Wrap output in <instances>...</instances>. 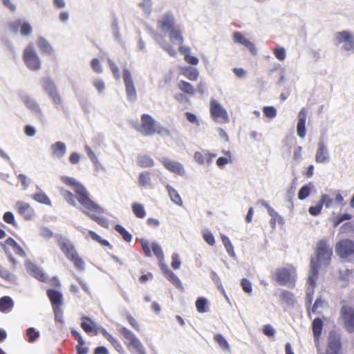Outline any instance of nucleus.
<instances>
[{"label": "nucleus", "mask_w": 354, "mask_h": 354, "mask_svg": "<svg viewBox=\"0 0 354 354\" xmlns=\"http://www.w3.org/2000/svg\"><path fill=\"white\" fill-rule=\"evenodd\" d=\"M341 350L340 337L338 333L331 331L328 338L327 354H339Z\"/></svg>", "instance_id": "dca6fc26"}, {"label": "nucleus", "mask_w": 354, "mask_h": 354, "mask_svg": "<svg viewBox=\"0 0 354 354\" xmlns=\"http://www.w3.org/2000/svg\"><path fill=\"white\" fill-rule=\"evenodd\" d=\"M177 24L175 22V17L171 12L162 14L157 20L156 27L162 32L167 33Z\"/></svg>", "instance_id": "9d476101"}, {"label": "nucleus", "mask_w": 354, "mask_h": 354, "mask_svg": "<svg viewBox=\"0 0 354 354\" xmlns=\"http://www.w3.org/2000/svg\"><path fill=\"white\" fill-rule=\"evenodd\" d=\"M330 155L327 146L323 141L317 144V149L315 154V161L317 163H326L329 162Z\"/></svg>", "instance_id": "a211bd4d"}, {"label": "nucleus", "mask_w": 354, "mask_h": 354, "mask_svg": "<svg viewBox=\"0 0 354 354\" xmlns=\"http://www.w3.org/2000/svg\"><path fill=\"white\" fill-rule=\"evenodd\" d=\"M108 64L111 68V72L113 74V76L117 79L119 80L120 78V75L119 72V68L115 64V62L111 60V59H108Z\"/></svg>", "instance_id": "680f3d73"}, {"label": "nucleus", "mask_w": 354, "mask_h": 354, "mask_svg": "<svg viewBox=\"0 0 354 354\" xmlns=\"http://www.w3.org/2000/svg\"><path fill=\"white\" fill-rule=\"evenodd\" d=\"M323 322L320 318H316L313 322V331L315 337H319L322 333Z\"/></svg>", "instance_id": "a19ab883"}, {"label": "nucleus", "mask_w": 354, "mask_h": 354, "mask_svg": "<svg viewBox=\"0 0 354 354\" xmlns=\"http://www.w3.org/2000/svg\"><path fill=\"white\" fill-rule=\"evenodd\" d=\"M170 41L174 44L181 45L184 43L183 28L178 24L168 32Z\"/></svg>", "instance_id": "6ab92c4d"}, {"label": "nucleus", "mask_w": 354, "mask_h": 354, "mask_svg": "<svg viewBox=\"0 0 354 354\" xmlns=\"http://www.w3.org/2000/svg\"><path fill=\"white\" fill-rule=\"evenodd\" d=\"M81 326L86 333H91L95 330V334L97 335L98 332L100 333L102 328H96L95 323L89 317L84 316L82 317Z\"/></svg>", "instance_id": "cd10ccee"}, {"label": "nucleus", "mask_w": 354, "mask_h": 354, "mask_svg": "<svg viewBox=\"0 0 354 354\" xmlns=\"http://www.w3.org/2000/svg\"><path fill=\"white\" fill-rule=\"evenodd\" d=\"M139 7L142 9L146 15H149L151 12V0H142V1L139 3Z\"/></svg>", "instance_id": "603ef678"}, {"label": "nucleus", "mask_w": 354, "mask_h": 354, "mask_svg": "<svg viewBox=\"0 0 354 354\" xmlns=\"http://www.w3.org/2000/svg\"><path fill=\"white\" fill-rule=\"evenodd\" d=\"M26 268L28 272L38 280L44 282L47 281V276L43 272L42 269L37 265L28 262L26 263Z\"/></svg>", "instance_id": "412c9836"}, {"label": "nucleus", "mask_w": 354, "mask_h": 354, "mask_svg": "<svg viewBox=\"0 0 354 354\" xmlns=\"http://www.w3.org/2000/svg\"><path fill=\"white\" fill-rule=\"evenodd\" d=\"M341 317L346 329L351 333L354 332V308L343 306L341 309Z\"/></svg>", "instance_id": "4468645a"}, {"label": "nucleus", "mask_w": 354, "mask_h": 354, "mask_svg": "<svg viewBox=\"0 0 354 354\" xmlns=\"http://www.w3.org/2000/svg\"><path fill=\"white\" fill-rule=\"evenodd\" d=\"M151 247L158 260L159 261H162L164 259V254L160 245L157 243L153 242L151 244Z\"/></svg>", "instance_id": "a18cd8bd"}, {"label": "nucleus", "mask_w": 354, "mask_h": 354, "mask_svg": "<svg viewBox=\"0 0 354 354\" xmlns=\"http://www.w3.org/2000/svg\"><path fill=\"white\" fill-rule=\"evenodd\" d=\"M137 164L141 167H151L153 166L154 161L149 156L141 155L138 157Z\"/></svg>", "instance_id": "e433bc0d"}, {"label": "nucleus", "mask_w": 354, "mask_h": 354, "mask_svg": "<svg viewBox=\"0 0 354 354\" xmlns=\"http://www.w3.org/2000/svg\"><path fill=\"white\" fill-rule=\"evenodd\" d=\"M93 85L99 94H101L106 88L104 82L100 78L94 79L93 81Z\"/></svg>", "instance_id": "864d4df0"}, {"label": "nucleus", "mask_w": 354, "mask_h": 354, "mask_svg": "<svg viewBox=\"0 0 354 354\" xmlns=\"http://www.w3.org/2000/svg\"><path fill=\"white\" fill-rule=\"evenodd\" d=\"M156 133L161 137H169L171 136V133L168 129L163 127L158 124H156Z\"/></svg>", "instance_id": "e2e57ef3"}, {"label": "nucleus", "mask_w": 354, "mask_h": 354, "mask_svg": "<svg viewBox=\"0 0 354 354\" xmlns=\"http://www.w3.org/2000/svg\"><path fill=\"white\" fill-rule=\"evenodd\" d=\"M16 206L18 209L19 213L24 216L26 219H31L33 216V210L30 207V205L22 202L18 201L16 203Z\"/></svg>", "instance_id": "bb28decb"}, {"label": "nucleus", "mask_w": 354, "mask_h": 354, "mask_svg": "<svg viewBox=\"0 0 354 354\" xmlns=\"http://www.w3.org/2000/svg\"><path fill=\"white\" fill-rule=\"evenodd\" d=\"M183 71V74L192 81H196L199 75L198 71L194 67L187 66Z\"/></svg>", "instance_id": "c9c22d12"}, {"label": "nucleus", "mask_w": 354, "mask_h": 354, "mask_svg": "<svg viewBox=\"0 0 354 354\" xmlns=\"http://www.w3.org/2000/svg\"><path fill=\"white\" fill-rule=\"evenodd\" d=\"M102 335L112 344L114 348H116L120 342L115 339L110 333H109L105 329L102 328L100 331Z\"/></svg>", "instance_id": "5fc2aeb1"}, {"label": "nucleus", "mask_w": 354, "mask_h": 354, "mask_svg": "<svg viewBox=\"0 0 354 354\" xmlns=\"http://www.w3.org/2000/svg\"><path fill=\"white\" fill-rule=\"evenodd\" d=\"M322 206L325 205L327 208L333 205V201L328 194H322L319 201Z\"/></svg>", "instance_id": "052dcab7"}, {"label": "nucleus", "mask_w": 354, "mask_h": 354, "mask_svg": "<svg viewBox=\"0 0 354 354\" xmlns=\"http://www.w3.org/2000/svg\"><path fill=\"white\" fill-rule=\"evenodd\" d=\"M336 250L341 258H346L354 254V242L349 239L342 240L337 244Z\"/></svg>", "instance_id": "2eb2a0df"}, {"label": "nucleus", "mask_w": 354, "mask_h": 354, "mask_svg": "<svg viewBox=\"0 0 354 354\" xmlns=\"http://www.w3.org/2000/svg\"><path fill=\"white\" fill-rule=\"evenodd\" d=\"M178 88L183 93L189 95H194L195 90L194 86L189 82L180 80L178 83Z\"/></svg>", "instance_id": "f704fd0d"}, {"label": "nucleus", "mask_w": 354, "mask_h": 354, "mask_svg": "<svg viewBox=\"0 0 354 354\" xmlns=\"http://www.w3.org/2000/svg\"><path fill=\"white\" fill-rule=\"evenodd\" d=\"M141 123L137 124L134 128L144 136H151L156 133V121L149 115L143 114L141 116Z\"/></svg>", "instance_id": "0eeeda50"}, {"label": "nucleus", "mask_w": 354, "mask_h": 354, "mask_svg": "<svg viewBox=\"0 0 354 354\" xmlns=\"http://www.w3.org/2000/svg\"><path fill=\"white\" fill-rule=\"evenodd\" d=\"M60 193L64 198V199L71 205L73 206H76V202L74 198L73 194L63 188L60 189Z\"/></svg>", "instance_id": "09e8293b"}, {"label": "nucleus", "mask_w": 354, "mask_h": 354, "mask_svg": "<svg viewBox=\"0 0 354 354\" xmlns=\"http://www.w3.org/2000/svg\"><path fill=\"white\" fill-rule=\"evenodd\" d=\"M0 277L9 281H14L15 280V275L4 269L3 267L0 270Z\"/></svg>", "instance_id": "69168bd1"}, {"label": "nucleus", "mask_w": 354, "mask_h": 354, "mask_svg": "<svg viewBox=\"0 0 354 354\" xmlns=\"http://www.w3.org/2000/svg\"><path fill=\"white\" fill-rule=\"evenodd\" d=\"M333 255V248L328 244L326 240L319 241L316 247V257L311 259L310 271L308 276L309 284L314 285L319 268L329 265Z\"/></svg>", "instance_id": "f257e3e1"}, {"label": "nucleus", "mask_w": 354, "mask_h": 354, "mask_svg": "<svg viewBox=\"0 0 354 354\" xmlns=\"http://www.w3.org/2000/svg\"><path fill=\"white\" fill-rule=\"evenodd\" d=\"M233 39L235 42L247 47L252 55H256L257 53V49L255 47L254 44H252L245 37L242 35L241 33L239 32H235L233 34Z\"/></svg>", "instance_id": "aec40b11"}, {"label": "nucleus", "mask_w": 354, "mask_h": 354, "mask_svg": "<svg viewBox=\"0 0 354 354\" xmlns=\"http://www.w3.org/2000/svg\"><path fill=\"white\" fill-rule=\"evenodd\" d=\"M32 198L38 203L48 205H51L50 200L44 192L37 193L32 195Z\"/></svg>", "instance_id": "37998d69"}, {"label": "nucleus", "mask_w": 354, "mask_h": 354, "mask_svg": "<svg viewBox=\"0 0 354 354\" xmlns=\"http://www.w3.org/2000/svg\"><path fill=\"white\" fill-rule=\"evenodd\" d=\"M161 162L164 167L169 171L180 176L185 175V169L180 162L168 158H162Z\"/></svg>", "instance_id": "f3484780"}, {"label": "nucleus", "mask_w": 354, "mask_h": 354, "mask_svg": "<svg viewBox=\"0 0 354 354\" xmlns=\"http://www.w3.org/2000/svg\"><path fill=\"white\" fill-rule=\"evenodd\" d=\"M280 298L281 301L286 304L287 306H294L296 303L295 295L291 292L288 290H282L280 294Z\"/></svg>", "instance_id": "473e14b6"}, {"label": "nucleus", "mask_w": 354, "mask_h": 354, "mask_svg": "<svg viewBox=\"0 0 354 354\" xmlns=\"http://www.w3.org/2000/svg\"><path fill=\"white\" fill-rule=\"evenodd\" d=\"M14 302L11 297L4 296L0 299V311L8 313L13 308Z\"/></svg>", "instance_id": "2f4dec72"}, {"label": "nucleus", "mask_w": 354, "mask_h": 354, "mask_svg": "<svg viewBox=\"0 0 354 354\" xmlns=\"http://www.w3.org/2000/svg\"><path fill=\"white\" fill-rule=\"evenodd\" d=\"M196 308L200 313H206L208 310L207 300L204 297H199L196 301Z\"/></svg>", "instance_id": "79ce46f5"}, {"label": "nucleus", "mask_w": 354, "mask_h": 354, "mask_svg": "<svg viewBox=\"0 0 354 354\" xmlns=\"http://www.w3.org/2000/svg\"><path fill=\"white\" fill-rule=\"evenodd\" d=\"M41 85L43 90L48 95V96L58 90L55 82L50 78H44L41 80Z\"/></svg>", "instance_id": "c85d7f7f"}, {"label": "nucleus", "mask_w": 354, "mask_h": 354, "mask_svg": "<svg viewBox=\"0 0 354 354\" xmlns=\"http://www.w3.org/2000/svg\"><path fill=\"white\" fill-rule=\"evenodd\" d=\"M20 99L26 108L29 110L36 118L39 120L44 118V112L35 99L27 94L21 95Z\"/></svg>", "instance_id": "1a4fd4ad"}, {"label": "nucleus", "mask_w": 354, "mask_h": 354, "mask_svg": "<svg viewBox=\"0 0 354 354\" xmlns=\"http://www.w3.org/2000/svg\"><path fill=\"white\" fill-rule=\"evenodd\" d=\"M202 235L204 241L209 245L212 246L215 244L214 236L208 229L202 230Z\"/></svg>", "instance_id": "49530a36"}, {"label": "nucleus", "mask_w": 354, "mask_h": 354, "mask_svg": "<svg viewBox=\"0 0 354 354\" xmlns=\"http://www.w3.org/2000/svg\"><path fill=\"white\" fill-rule=\"evenodd\" d=\"M296 270L292 267L290 268H280L276 270L274 272V279L280 285H288L293 287L295 283Z\"/></svg>", "instance_id": "423d86ee"}, {"label": "nucleus", "mask_w": 354, "mask_h": 354, "mask_svg": "<svg viewBox=\"0 0 354 354\" xmlns=\"http://www.w3.org/2000/svg\"><path fill=\"white\" fill-rule=\"evenodd\" d=\"M91 66L93 71L96 73H102V67L97 58H94L91 61Z\"/></svg>", "instance_id": "338daca9"}, {"label": "nucleus", "mask_w": 354, "mask_h": 354, "mask_svg": "<svg viewBox=\"0 0 354 354\" xmlns=\"http://www.w3.org/2000/svg\"><path fill=\"white\" fill-rule=\"evenodd\" d=\"M37 46L43 54L53 55L55 50L52 44L44 37L39 36L37 39Z\"/></svg>", "instance_id": "4be33fe9"}, {"label": "nucleus", "mask_w": 354, "mask_h": 354, "mask_svg": "<svg viewBox=\"0 0 354 354\" xmlns=\"http://www.w3.org/2000/svg\"><path fill=\"white\" fill-rule=\"evenodd\" d=\"M48 296L54 306H60L62 304V294L54 290H48L47 291Z\"/></svg>", "instance_id": "7c9ffc66"}, {"label": "nucleus", "mask_w": 354, "mask_h": 354, "mask_svg": "<svg viewBox=\"0 0 354 354\" xmlns=\"http://www.w3.org/2000/svg\"><path fill=\"white\" fill-rule=\"evenodd\" d=\"M3 248L5 252L8 254V248H10L13 250V252L20 257H24L25 252L23 249L20 247V245L12 238H8L5 244L3 245Z\"/></svg>", "instance_id": "a878e982"}, {"label": "nucleus", "mask_w": 354, "mask_h": 354, "mask_svg": "<svg viewBox=\"0 0 354 354\" xmlns=\"http://www.w3.org/2000/svg\"><path fill=\"white\" fill-rule=\"evenodd\" d=\"M132 211L135 216L139 218H143L146 216L144 205L140 203H133L132 204Z\"/></svg>", "instance_id": "ea45409f"}, {"label": "nucleus", "mask_w": 354, "mask_h": 354, "mask_svg": "<svg viewBox=\"0 0 354 354\" xmlns=\"http://www.w3.org/2000/svg\"><path fill=\"white\" fill-rule=\"evenodd\" d=\"M165 188H166V190L168 193V195H169L171 201L174 203H175L179 206H182L183 201H182L178 192L173 187H171L169 185H167L165 186Z\"/></svg>", "instance_id": "c756f323"}, {"label": "nucleus", "mask_w": 354, "mask_h": 354, "mask_svg": "<svg viewBox=\"0 0 354 354\" xmlns=\"http://www.w3.org/2000/svg\"><path fill=\"white\" fill-rule=\"evenodd\" d=\"M210 111L212 116L218 121L227 122L229 117L225 109L216 100H212L210 102Z\"/></svg>", "instance_id": "ddd939ff"}, {"label": "nucleus", "mask_w": 354, "mask_h": 354, "mask_svg": "<svg viewBox=\"0 0 354 354\" xmlns=\"http://www.w3.org/2000/svg\"><path fill=\"white\" fill-rule=\"evenodd\" d=\"M335 44L343 51L354 53V33L349 30L336 32L334 34Z\"/></svg>", "instance_id": "39448f33"}, {"label": "nucleus", "mask_w": 354, "mask_h": 354, "mask_svg": "<svg viewBox=\"0 0 354 354\" xmlns=\"http://www.w3.org/2000/svg\"><path fill=\"white\" fill-rule=\"evenodd\" d=\"M274 55L279 61H283L286 57V50L283 47H278L274 50Z\"/></svg>", "instance_id": "bf43d9fd"}, {"label": "nucleus", "mask_w": 354, "mask_h": 354, "mask_svg": "<svg viewBox=\"0 0 354 354\" xmlns=\"http://www.w3.org/2000/svg\"><path fill=\"white\" fill-rule=\"evenodd\" d=\"M123 79L127 97L129 100L133 102L137 97L136 90L134 86L131 73L128 69H124Z\"/></svg>", "instance_id": "f8f14e48"}, {"label": "nucleus", "mask_w": 354, "mask_h": 354, "mask_svg": "<svg viewBox=\"0 0 354 354\" xmlns=\"http://www.w3.org/2000/svg\"><path fill=\"white\" fill-rule=\"evenodd\" d=\"M27 336L28 337V342L32 343L39 336V332L36 331L32 327L28 328L26 330Z\"/></svg>", "instance_id": "6e6d98bb"}, {"label": "nucleus", "mask_w": 354, "mask_h": 354, "mask_svg": "<svg viewBox=\"0 0 354 354\" xmlns=\"http://www.w3.org/2000/svg\"><path fill=\"white\" fill-rule=\"evenodd\" d=\"M311 187L309 185L303 186L298 193V198L301 201H303L308 198L310 194Z\"/></svg>", "instance_id": "3c124183"}, {"label": "nucleus", "mask_w": 354, "mask_h": 354, "mask_svg": "<svg viewBox=\"0 0 354 354\" xmlns=\"http://www.w3.org/2000/svg\"><path fill=\"white\" fill-rule=\"evenodd\" d=\"M48 97L52 100L55 105H59L62 102V100L58 90L50 95Z\"/></svg>", "instance_id": "774afa93"}, {"label": "nucleus", "mask_w": 354, "mask_h": 354, "mask_svg": "<svg viewBox=\"0 0 354 354\" xmlns=\"http://www.w3.org/2000/svg\"><path fill=\"white\" fill-rule=\"evenodd\" d=\"M60 179L66 185L73 187L77 194V199L83 207L93 210H99L98 205L90 199L88 192L81 183L75 178L66 176H62Z\"/></svg>", "instance_id": "f03ea898"}, {"label": "nucleus", "mask_w": 354, "mask_h": 354, "mask_svg": "<svg viewBox=\"0 0 354 354\" xmlns=\"http://www.w3.org/2000/svg\"><path fill=\"white\" fill-rule=\"evenodd\" d=\"M315 286V281L314 282V285L309 284L308 281L307 282V288H306V304H310L313 301V288Z\"/></svg>", "instance_id": "4d7b16f0"}, {"label": "nucleus", "mask_w": 354, "mask_h": 354, "mask_svg": "<svg viewBox=\"0 0 354 354\" xmlns=\"http://www.w3.org/2000/svg\"><path fill=\"white\" fill-rule=\"evenodd\" d=\"M83 208L84 209H82V211L84 214H87L91 218H92L93 221H96L100 225H102L103 227H107L106 220L103 217L97 216L95 215V213L103 212V209L102 207H100L98 205L99 210H94V209L93 210V209H85L84 207H83Z\"/></svg>", "instance_id": "393cba45"}, {"label": "nucleus", "mask_w": 354, "mask_h": 354, "mask_svg": "<svg viewBox=\"0 0 354 354\" xmlns=\"http://www.w3.org/2000/svg\"><path fill=\"white\" fill-rule=\"evenodd\" d=\"M221 239L222 243L228 253V254L232 257H235V252L234 251V247L230 240V239L225 236V234H221Z\"/></svg>", "instance_id": "58836bf2"}, {"label": "nucleus", "mask_w": 354, "mask_h": 354, "mask_svg": "<svg viewBox=\"0 0 354 354\" xmlns=\"http://www.w3.org/2000/svg\"><path fill=\"white\" fill-rule=\"evenodd\" d=\"M52 157L62 159L66 153V145L60 141H57L50 146Z\"/></svg>", "instance_id": "b1692460"}, {"label": "nucleus", "mask_w": 354, "mask_h": 354, "mask_svg": "<svg viewBox=\"0 0 354 354\" xmlns=\"http://www.w3.org/2000/svg\"><path fill=\"white\" fill-rule=\"evenodd\" d=\"M264 115L270 119H272L277 115V109L274 106H264L263 108Z\"/></svg>", "instance_id": "13d9d810"}, {"label": "nucleus", "mask_w": 354, "mask_h": 354, "mask_svg": "<svg viewBox=\"0 0 354 354\" xmlns=\"http://www.w3.org/2000/svg\"><path fill=\"white\" fill-rule=\"evenodd\" d=\"M9 28L14 33H17L20 29L21 35L25 37H29L32 33V28L30 24L22 19H17L10 22Z\"/></svg>", "instance_id": "9b49d317"}, {"label": "nucleus", "mask_w": 354, "mask_h": 354, "mask_svg": "<svg viewBox=\"0 0 354 354\" xmlns=\"http://www.w3.org/2000/svg\"><path fill=\"white\" fill-rule=\"evenodd\" d=\"M177 288L180 290L183 289V286L180 279L176 275L174 272L169 273L167 277H166Z\"/></svg>", "instance_id": "8fccbe9b"}, {"label": "nucleus", "mask_w": 354, "mask_h": 354, "mask_svg": "<svg viewBox=\"0 0 354 354\" xmlns=\"http://www.w3.org/2000/svg\"><path fill=\"white\" fill-rule=\"evenodd\" d=\"M57 244L66 257L71 261L77 269H84V261L79 257L74 245L69 240L60 236L57 239Z\"/></svg>", "instance_id": "7ed1b4c3"}, {"label": "nucleus", "mask_w": 354, "mask_h": 354, "mask_svg": "<svg viewBox=\"0 0 354 354\" xmlns=\"http://www.w3.org/2000/svg\"><path fill=\"white\" fill-rule=\"evenodd\" d=\"M23 61L26 67L32 71H38L41 66V61L32 45L25 47L22 54Z\"/></svg>", "instance_id": "20e7f679"}, {"label": "nucleus", "mask_w": 354, "mask_h": 354, "mask_svg": "<svg viewBox=\"0 0 354 354\" xmlns=\"http://www.w3.org/2000/svg\"><path fill=\"white\" fill-rule=\"evenodd\" d=\"M271 217L270 220V224L272 228L274 229L276 223L283 225L284 221L281 216H280L273 208H270L268 212Z\"/></svg>", "instance_id": "72a5a7b5"}, {"label": "nucleus", "mask_w": 354, "mask_h": 354, "mask_svg": "<svg viewBox=\"0 0 354 354\" xmlns=\"http://www.w3.org/2000/svg\"><path fill=\"white\" fill-rule=\"evenodd\" d=\"M119 332L129 341V346L135 350L136 354H146L143 345L133 332L125 327L120 328Z\"/></svg>", "instance_id": "6e6552de"}, {"label": "nucleus", "mask_w": 354, "mask_h": 354, "mask_svg": "<svg viewBox=\"0 0 354 354\" xmlns=\"http://www.w3.org/2000/svg\"><path fill=\"white\" fill-rule=\"evenodd\" d=\"M153 38L156 42L170 56L175 57L177 54L176 50L166 41L164 37L155 34Z\"/></svg>", "instance_id": "5701e85b"}, {"label": "nucleus", "mask_w": 354, "mask_h": 354, "mask_svg": "<svg viewBox=\"0 0 354 354\" xmlns=\"http://www.w3.org/2000/svg\"><path fill=\"white\" fill-rule=\"evenodd\" d=\"M88 235L93 240L101 243L102 245H105V246L109 245V243L107 241L102 239L101 237L98 234H97L95 232H94L93 231H88Z\"/></svg>", "instance_id": "0e129e2a"}, {"label": "nucleus", "mask_w": 354, "mask_h": 354, "mask_svg": "<svg viewBox=\"0 0 354 354\" xmlns=\"http://www.w3.org/2000/svg\"><path fill=\"white\" fill-rule=\"evenodd\" d=\"M214 339L224 351H230V345L222 335L218 334L215 335Z\"/></svg>", "instance_id": "c03bdc74"}, {"label": "nucleus", "mask_w": 354, "mask_h": 354, "mask_svg": "<svg viewBox=\"0 0 354 354\" xmlns=\"http://www.w3.org/2000/svg\"><path fill=\"white\" fill-rule=\"evenodd\" d=\"M138 183L143 187H151V179L149 172H141L138 176Z\"/></svg>", "instance_id": "4c0bfd02"}, {"label": "nucleus", "mask_w": 354, "mask_h": 354, "mask_svg": "<svg viewBox=\"0 0 354 354\" xmlns=\"http://www.w3.org/2000/svg\"><path fill=\"white\" fill-rule=\"evenodd\" d=\"M115 230L122 236L123 239L127 242H130L132 239V236L129 233L122 225H116Z\"/></svg>", "instance_id": "de8ad7c7"}]
</instances>
